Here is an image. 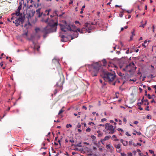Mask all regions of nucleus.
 Segmentation results:
<instances>
[{
	"instance_id": "obj_22",
	"label": "nucleus",
	"mask_w": 156,
	"mask_h": 156,
	"mask_svg": "<svg viewBox=\"0 0 156 156\" xmlns=\"http://www.w3.org/2000/svg\"><path fill=\"white\" fill-rule=\"evenodd\" d=\"M80 144H81V143H80L78 144L74 145V146L75 147H82V146Z\"/></svg>"
},
{
	"instance_id": "obj_18",
	"label": "nucleus",
	"mask_w": 156,
	"mask_h": 156,
	"mask_svg": "<svg viewBox=\"0 0 156 156\" xmlns=\"http://www.w3.org/2000/svg\"><path fill=\"white\" fill-rule=\"evenodd\" d=\"M20 5L19 6L18 9H18V10H20V11L22 9V4L21 3H20Z\"/></svg>"
},
{
	"instance_id": "obj_5",
	"label": "nucleus",
	"mask_w": 156,
	"mask_h": 156,
	"mask_svg": "<svg viewBox=\"0 0 156 156\" xmlns=\"http://www.w3.org/2000/svg\"><path fill=\"white\" fill-rule=\"evenodd\" d=\"M61 30L62 31L66 32V29L68 30H69L70 32L73 31L74 33H73L74 35H75V37H77L78 36V33L77 30H73L71 29L70 26L69 25H66V26L63 25H60Z\"/></svg>"
},
{
	"instance_id": "obj_25",
	"label": "nucleus",
	"mask_w": 156,
	"mask_h": 156,
	"mask_svg": "<svg viewBox=\"0 0 156 156\" xmlns=\"http://www.w3.org/2000/svg\"><path fill=\"white\" fill-rule=\"evenodd\" d=\"M133 142L132 140L129 141V144L130 145H131L133 144Z\"/></svg>"
},
{
	"instance_id": "obj_51",
	"label": "nucleus",
	"mask_w": 156,
	"mask_h": 156,
	"mask_svg": "<svg viewBox=\"0 0 156 156\" xmlns=\"http://www.w3.org/2000/svg\"><path fill=\"white\" fill-rule=\"evenodd\" d=\"M137 151L139 153H139H141V151H140V149H137Z\"/></svg>"
},
{
	"instance_id": "obj_62",
	"label": "nucleus",
	"mask_w": 156,
	"mask_h": 156,
	"mask_svg": "<svg viewBox=\"0 0 156 156\" xmlns=\"http://www.w3.org/2000/svg\"><path fill=\"white\" fill-rule=\"evenodd\" d=\"M3 65V64L2 63V62L1 63H0V66H1V67H2Z\"/></svg>"
},
{
	"instance_id": "obj_46",
	"label": "nucleus",
	"mask_w": 156,
	"mask_h": 156,
	"mask_svg": "<svg viewBox=\"0 0 156 156\" xmlns=\"http://www.w3.org/2000/svg\"><path fill=\"white\" fill-rule=\"evenodd\" d=\"M85 8V5H84L83 6L82 8L81 9V10H84V9Z\"/></svg>"
},
{
	"instance_id": "obj_57",
	"label": "nucleus",
	"mask_w": 156,
	"mask_h": 156,
	"mask_svg": "<svg viewBox=\"0 0 156 156\" xmlns=\"http://www.w3.org/2000/svg\"><path fill=\"white\" fill-rule=\"evenodd\" d=\"M83 108L84 109H85V110H87V108L85 106H83Z\"/></svg>"
},
{
	"instance_id": "obj_49",
	"label": "nucleus",
	"mask_w": 156,
	"mask_h": 156,
	"mask_svg": "<svg viewBox=\"0 0 156 156\" xmlns=\"http://www.w3.org/2000/svg\"><path fill=\"white\" fill-rule=\"evenodd\" d=\"M152 87L155 90H156V85L152 86Z\"/></svg>"
},
{
	"instance_id": "obj_16",
	"label": "nucleus",
	"mask_w": 156,
	"mask_h": 156,
	"mask_svg": "<svg viewBox=\"0 0 156 156\" xmlns=\"http://www.w3.org/2000/svg\"><path fill=\"white\" fill-rule=\"evenodd\" d=\"M40 47L38 46H36L34 45V50L36 49L38 51L39 50Z\"/></svg>"
},
{
	"instance_id": "obj_8",
	"label": "nucleus",
	"mask_w": 156,
	"mask_h": 156,
	"mask_svg": "<svg viewBox=\"0 0 156 156\" xmlns=\"http://www.w3.org/2000/svg\"><path fill=\"white\" fill-rule=\"evenodd\" d=\"M35 11L34 10H31L28 13V20H30L31 17H33L35 13Z\"/></svg>"
},
{
	"instance_id": "obj_17",
	"label": "nucleus",
	"mask_w": 156,
	"mask_h": 156,
	"mask_svg": "<svg viewBox=\"0 0 156 156\" xmlns=\"http://www.w3.org/2000/svg\"><path fill=\"white\" fill-rule=\"evenodd\" d=\"M84 29H85V28H82L81 30H80L79 28H78L77 29V30L79 32L81 33H83L84 32H83V30H84Z\"/></svg>"
},
{
	"instance_id": "obj_32",
	"label": "nucleus",
	"mask_w": 156,
	"mask_h": 156,
	"mask_svg": "<svg viewBox=\"0 0 156 156\" xmlns=\"http://www.w3.org/2000/svg\"><path fill=\"white\" fill-rule=\"evenodd\" d=\"M72 125L70 124H67L66 126V127L67 128H68L69 127H72Z\"/></svg>"
},
{
	"instance_id": "obj_15",
	"label": "nucleus",
	"mask_w": 156,
	"mask_h": 156,
	"mask_svg": "<svg viewBox=\"0 0 156 156\" xmlns=\"http://www.w3.org/2000/svg\"><path fill=\"white\" fill-rule=\"evenodd\" d=\"M61 41L62 42H66L67 40V38L64 35H62L61 36Z\"/></svg>"
},
{
	"instance_id": "obj_27",
	"label": "nucleus",
	"mask_w": 156,
	"mask_h": 156,
	"mask_svg": "<svg viewBox=\"0 0 156 156\" xmlns=\"http://www.w3.org/2000/svg\"><path fill=\"white\" fill-rule=\"evenodd\" d=\"M146 22H146H146H145V24H141V25L140 26V27H144L145 25H146Z\"/></svg>"
},
{
	"instance_id": "obj_12",
	"label": "nucleus",
	"mask_w": 156,
	"mask_h": 156,
	"mask_svg": "<svg viewBox=\"0 0 156 156\" xmlns=\"http://www.w3.org/2000/svg\"><path fill=\"white\" fill-rule=\"evenodd\" d=\"M111 138V136H105V138L103 139H102L101 141L102 144H103V142H104L106 140H108L109 139Z\"/></svg>"
},
{
	"instance_id": "obj_45",
	"label": "nucleus",
	"mask_w": 156,
	"mask_h": 156,
	"mask_svg": "<svg viewBox=\"0 0 156 156\" xmlns=\"http://www.w3.org/2000/svg\"><path fill=\"white\" fill-rule=\"evenodd\" d=\"M49 18H47L46 20L44 21L45 23H47L48 21Z\"/></svg>"
},
{
	"instance_id": "obj_23",
	"label": "nucleus",
	"mask_w": 156,
	"mask_h": 156,
	"mask_svg": "<svg viewBox=\"0 0 156 156\" xmlns=\"http://www.w3.org/2000/svg\"><path fill=\"white\" fill-rule=\"evenodd\" d=\"M64 110H63L62 109H61L59 111L58 113V115H60V114H61V113H62L63 112H64Z\"/></svg>"
},
{
	"instance_id": "obj_43",
	"label": "nucleus",
	"mask_w": 156,
	"mask_h": 156,
	"mask_svg": "<svg viewBox=\"0 0 156 156\" xmlns=\"http://www.w3.org/2000/svg\"><path fill=\"white\" fill-rule=\"evenodd\" d=\"M126 135H127V136H131V135H130V134H129V133H128V132H126Z\"/></svg>"
},
{
	"instance_id": "obj_54",
	"label": "nucleus",
	"mask_w": 156,
	"mask_h": 156,
	"mask_svg": "<svg viewBox=\"0 0 156 156\" xmlns=\"http://www.w3.org/2000/svg\"><path fill=\"white\" fill-rule=\"evenodd\" d=\"M153 102L155 103V101L154 99H153V100L151 101V103H152Z\"/></svg>"
},
{
	"instance_id": "obj_1",
	"label": "nucleus",
	"mask_w": 156,
	"mask_h": 156,
	"mask_svg": "<svg viewBox=\"0 0 156 156\" xmlns=\"http://www.w3.org/2000/svg\"><path fill=\"white\" fill-rule=\"evenodd\" d=\"M57 25V22H54L53 20H51L48 23V25L43 30H41L39 28H36L35 29V31L36 33H38L39 32H43L44 33L43 37L45 38L48 34L56 31Z\"/></svg>"
},
{
	"instance_id": "obj_50",
	"label": "nucleus",
	"mask_w": 156,
	"mask_h": 156,
	"mask_svg": "<svg viewBox=\"0 0 156 156\" xmlns=\"http://www.w3.org/2000/svg\"><path fill=\"white\" fill-rule=\"evenodd\" d=\"M126 12L128 13H130L131 12H132V11L131 10H127L126 11Z\"/></svg>"
},
{
	"instance_id": "obj_19",
	"label": "nucleus",
	"mask_w": 156,
	"mask_h": 156,
	"mask_svg": "<svg viewBox=\"0 0 156 156\" xmlns=\"http://www.w3.org/2000/svg\"><path fill=\"white\" fill-rule=\"evenodd\" d=\"M112 138H115L114 140L115 141H118L119 140V139H117L116 138V136L115 135H113L112 136Z\"/></svg>"
},
{
	"instance_id": "obj_28",
	"label": "nucleus",
	"mask_w": 156,
	"mask_h": 156,
	"mask_svg": "<svg viewBox=\"0 0 156 156\" xmlns=\"http://www.w3.org/2000/svg\"><path fill=\"white\" fill-rule=\"evenodd\" d=\"M147 96V97H148V98L149 99H151L153 98L151 97V95L149 94H148Z\"/></svg>"
},
{
	"instance_id": "obj_13",
	"label": "nucleus",
	"mask_w": 156,
	"mask_h": 156,
	"mask_svg": "<svg viewBox=\"0 0 156 156\" xmlns=\"http://www.w3.org/2000/svg\"><path fill=\"white\" fill-rule=\"evenodd\" d=\"M144 97H143L142 99L141 100V103H144V101H146L147 103H144V105H148L149 104V102L148 101V100L147 99H144Z\"/></svg>"
},
{
	"instance_id": "obj_6",
	"label": "nucleus",
	"mask_w": 156,
	"mask_h": 156,
	"mask_svg": "<svg viewBox=\"0 0 156 156\" xmlns=\"http://www.w3.org/2000/svg\"><path fill=\"white\" fill-rule=\"evenodd\" d=\"M105 132L106 134H113L114 133L115 129L112 125L108 123L105 124Z\"/></svg>"
},
{
	"instance_id": "obj_24",
	"label": "nucleus",
	"mask_w": 156,
	"mask_h": 156,
	"mask_svg": "<svg viewBox=\"0 0 156 156\" xmlns=\"http://www.w3.org/2000/svg\"><path fill=\"white\" fill-rule=\"evenodd\" d=\"M103 63V65L104 66H105V65L106 64V61L105 59H103L102 60Z\"/></svg>"
},
{
	"instance_id": "obj_37",
	"label": "nucleus",
	"mask_w": 156,
	"mask_h": 156,
	"mask_svg": "<svg viewBox=\"0 0 156 156\" xmlns=\"http://www.w3.org/2000/svg\"><path fill=\"white\" fill-rule=\"evenodd\" d=\"M117 130L118 131H121V132H123V130L121 128H118L117 129Z\"/></svg>"
},
{
	"instance_id": "obj_20",
	"label": "nucleus",
	"mask_w": 156,
	"mask_h": 156,
	"mask_svg": "<svg viewBox=\"0 0 156 156\" xmlns=\"http://www.w3.org/2000/svg\"><path fill=\"white\" fill-rule=\"evenodd\" d=\"M121 145L120 144H118L115 146V147L117 149H119L121 148Z\"/></svg>"
},
{
	"instance_id": "obj_48",
	"label": "nucleus",
	"mask_w": 156,
	"mask_h": 156,
	"mask_svg": "<svg viewBox=\"0 0 156 156\" xmlns=\"http://www.w3.org/2000/svg\"><path fill=\"white\" fill-rule=\"evenodd\" d=\"M138 123L137 121H135L133 123L135 124H137Z\"/></svg>"
},
{
	"instance_id": "obj_11",
	"label": "nucleus",
	"mask_w": 156,
	"mask_h": 156,
	"mask_svg": "<svg viewBox=\"0 0 156 156\" xmlns=\"http://www.w3.org/2000/svg\"><path fill=\"white\" fill-rule=\"evenodd\" d=\"M64 83V80H63L62 81L60 80L57 82L56 85L60 87H62V86L63 84Z\"/></svg>"
},
{
	"instance_id": "obj_55",
	"label": "nucleus",
	"mask_w": 156,
	"mask_h": 156,
	"mask_svg": "<svg viewBox=\"0 0 156 156\" xmlns=\"http://www.w3.org/2000/svg\"><path fill=\"white\" fill-rule=\"evenodd\" d=\"M126 53L127 54H128L129 53V49H128L126 51Z\"/></svg>"
},
{
	"instance_id": "obj_29",
	"label": "nucleus",
	"mask_w": 156,
	"mask_h": 156,
	"mask_svg": "<svg viewBox=\"0 0 156 156\" xmlns=\"http://www.w3.org/2000/svg\"><path fill=\"white\" fill-rule=\"evenodd\" d=\"M147 105L146 106V108H145V110H146L147 111H149V106L148 105Z\"/></svg>"
},
{
	"instance_id": "obj_31",
	"label": "nucleus",
	"mask_w": 156,
	"mask_h": 156,
	"mask_svg": "<svg viewBox=\"0 0 156 156\" xmlns=\"http://www.w3.org/2000/svg\"><path fill=\"white\" fill-rule=\"evenodd\" d=\"M91 137L93 140H95L96 139V137L94 135H91Z\"/></svg>"
},
{
	"instance_id": "obj_4",
	"label": "nucleus",
	"mask_w": 156,
	"mask_h": 156,
	"mask_svg": "<svg viewBox=\"0 0 156 156\" xmlns=\"http://www.w3.org/2000/svg\"><path fill=\"white\" fill-rule=\"evenodd\" d=\"M115 77V74L114 71L111 73L106 72H105L104 74L103 78L104 80L109 83L114 80Z\"/></svg>"
},
{
	"instance_id": "obj_2",
	"label": "nucleus",
	"mask_w": 156,
	"mask_h": 156,
	"mask_svg": "<svg viewBox=\"0 0 156 156\" xmlns=\"http://www.w3.org/2000/svg\"><path fill=\"white\" fill-rule=\"evenodd\" d=\"M102 65L101 62H99L93 63L91 64H87L89 69V71L92 76H97V74L101 67Z\"/></svg>"
},
{
	"instance_id": "obj_52",
	"label": "nucleus",
	"mask_w": 156,
	"mask_h": 156,
	"mask_svg": "<svg viewBox=\"0 0 156 156\" xmlns=\"http://www.w3.org/2000/svg\"><path fill=\"white\" fill-rule=\"evenodd\" d=\"M134 30H133V31L132 32V35H133V36L135 35V34L134 33Z\"/></svg>"
},
{
	"instance_id": "obj_39",
	"label": "nucleus",
	"mask_w": 156,
	"mask_h": 156,
	"mask_svg": "<svg viewBox=\"0 0 156 156\" xmlns=\"http://www.w3.org/2000/svg\"><path fill=\"white\" fill-rule=\"evenodd\" d=\"M58 92V90L57 89H55L54 91V94H55Z\"/></svg>"
},
{
	"instance_id": "obj_61",
	"label": "nucleus",
	"mask_w": 156,
	"mask_h": 156,
	"mask_svg": "<svg viewBox=\"0 0 156 156\" xmlns=\"http://www.w3.org/2000/svg\"><path fill=\"white\" fill-rule=\"evenodd\" d=\"M142 103H141V102H140V103H139V102L137 104H138V106H140V105H141V104H142Z\"/></svg>"
},
{
	"instance_id": "obj_63",
	"label": "nucleus",
	"mask_w": 156,
	"mask_h": 156,
	"mask_svg": "<svg viewBox=\"0 0 156 156\" xmlns=\"http://www.w3.org/2000/svg\"><path fill=\"white\" fill-rule=\"evenodd\" d=\"M136 144H137V145H139V146H141V144H140V143H137Z\"/></svg>"
},
{
	"instance_id": "obj_60",
	"label": "nucleus",
	"mask_w": 156,
	"mask_h": 156,
	"mask_svg": "<svg viewBox=\"0 0 156 156\" xmlns=\"http://www.w3.org/2000/svg\"><path fill=\"white\" fill-rule=\"evenodd\" d=\"M122 74H122V73H119V76H122Z\"/></svg>"
},
{
	"instance_id": "obj_35",
	"label": "nucleus",
	"mask_w": 156,
	"mask_h": 156,
	"mask_svg": "<svg viewBox=\"0 0 156 156\" xmlns=\"http://www.w3.org/2000/svg\"><path fill=\"white\" fill-rule=\"evenodd\" d=\"M15 15H14V16H13L11 18V20H13V19H15V18H17L16 17H15Z\"/></svg>"
},
{
	"instance_id": "obj_14",
	"label": "nucleus",
	"mask_w": 156,
	"mask_h": 156,
	"mask_svg": "<svg viewBox=\"0 0 156 156\" xmlns=\"http://www.w3.org/2000/svg\"><path fill=\"white\" fill-rule=\"evenodd\" d=\"M134 65H135L134 63L133 62H132L130 63V64H129L128 65H127L126 66V68L125 69H123V70H127V68H128V67H131L132 66H134Z\"/></svg>"
},
{
	"instance_id": "obj_10",
	"label": "nucleus",
	"mask_w": 156,
	"mask_h": 156,
	"mask_svg": "<svg viewBox=\"0 0 156 156\" xmlns=\"http://www.w3.org/2000/svg\"><path fill=\"white\" fill-rule=\"evenodd\" d=\"M41 9L39 8L37 10H36L37 13L38 15L37 16L38 17H40L42 15H43V16L45 15V14H43L42 12L41 13V12H40Z\"/></svg>"
},
{
	"instance_id": "obj_3",
	"label": "nucleus",
	"mask_w": 156,
	"mask_h": 156,
	"mask_svg": "<svg viewBox=\"0 0 156 156\" xmlns=\"http://www.w3.org/2000/svg\"><path fill=\"white\" fill-rule=\"evenodd\" d=\"M12 15H15V16L18 17V18H16L15 20L16 22L15 25L17 27L19 25L20 22L23 23L24 22L25 18V16L22 15V13H20V11L18 10L17 9L15 11V12L12 13Z\"/></svg>"
},
{
	"instance_id": "obj_7",
	"label": "nucleus",
	"mask_w": 156,
	"mask_h": 156,
	"mask_svg": "<svg viewBox=\"0 0 156 156\" xmlns=\"http://www.w3.org/2000/svg\"><path fill=\"white\" fill-rule=\"evenodd\" d=\"M85 26L86 27V30L87 31L90 33L92 28V26L91 25L90 23H86L85 24Z\"/></svg>"
},
{
	"instance_id": "obj_47",
	"label": "nucleus",
	"mask_w": 156,
	"mask_h": 156,
	"mask_svg": "<svg viewBox=\"0 0 156 156\" xmlns=\"http://www.w3.org/2000/svg\"><path fill=\"white\" fill-rule=\"evenodd\" d=\"M27 34H28V33L27 32H26L24 34H23V35H25L26 36V37L27 36Z\"/></svg>"
},
{
	"instance_id": "obj_59",
	"label": "nucleus",
	"mask_w": 156,
	"mask_h": 156,
	"mask_svg": "<svg viewBox=\"0 0 156 156\" xmlns=\"http://www.w3.org/2000/svg\"><path fill=\"white\" fill-rule=\"evenodd\" d=\"M132 145H133V146H135V147L137 146V144H136L134 143H133V144H132Z\"/></svg>"
},
{
	"instance_id": "obj_40",
	"label": "nucleus",
	"mask_w": 156,
	"mask_h": 156,
	"mask_svg": "<svg viewBox=\"0 0 156 156\" xmlns=\"http://www.w3.org/2000/svg\"><path fill=\"white\" fill-rule=\"evenodd\" d=\"M77 128H80V127H81V125L80 124V123H78V124L77 125Z\"/></svg>"
},
{
	"instance_id": "obj_44",
	"label": "nucleus",
	"mask_w": 156,
	"mask_h": 156,
	"mask_svg": "<svg viewBox=\"0 0 156 156\" xmlns=\"http://www.w3.org/2000/svg\"><path fill=\"white\" fill-rule=\"evenodd\" d=\"M106 119L105 118L102 119H101V121L102 122H104V121H106Z\"/></svg>"
},
{
	"instance_id": "obj_36",
	"label": "nucleus",
	"mask_w": 156,
	"mask_h": 156,
	"mask_svg": "<svg viewBox=\"0 0 156 156\" xmlns=\"http://www.w3.org/2000/svg\"><path fill=\"white\" fill-rule=\"evenodd\" d=\"M123 15V14L122 12H120L119 14V16L121 17H122Z\"/></svg>"
},
{
	"instance_id": "obj_9",
	"label": "nucleus",
	"mask_w": 156,
	"mask_h": 156,
	"mask_svg": "<svg viewBox=\"0 0 156 156\" xmlns=\"http://www.w3.org/2000/svg\"><path fill=\"white\" fill-rule=\"evenodd\" d=\"M106 148L107 149H109V151L112 152L114 149L113 147L112 146L111 143L106 145Z\"/></svg>"
},
{
	"instance_id": "obj_42",
	"label": "nucleus",
	"mask_w": 156,
	"mask_h": 156,
	"mask_svg": "<svg viewBox=\"0 0 156 156\" xmlns=\"http://www.w3.org/2000/svg\"><path fill=\"white\" fill-rule=\"evenodd\" d=\"M149 151L151 154H153L154 153V151L152 150H149Z\"/></svg>"
},
{
	"instance_id": "obj_53",
	"label": "nucleus",
	"mask_w": 156,
	"mask_h": 156,
	"mask_svg": "<svg viewBox=\"0 0 156 156\" xmlns=\"http://www.w3.org/2000/svg\"><path fill=\"white\" fill-rule=\"evenodd\" d=\"M151 77L152 78H154L155 76H154L152 74H151Z\"/></svg>"
},
{
	"instance_id": "obj_56",
	"label": "nucleus",
	"mask_w": 156,
	"mask_h": 156,
	"mask_svg": "<svg viewBox=\"0 0 156 156\" xmlns=\"http://www.w3.org/2000/svg\"><path fill=\"white\" fill-rule=\"evenodd\" d=\"M119 125H121V122H122V121L121 120H119Z\"/></svg>"
},
{
	"instance_id": "obj_38",
	"label": "nucleus",
	"mask_w": 156,
	"mask_h": 156,
	"mask_svg": "<svg viewBox=\"0 0 156 156\" xmlns=\"http://www.w3.org/2000/svg\"><path fill=\"white\" fill-rule=\"evenodd\" d=\"M123 122L125 123H126V121H127V120L125 118H123Z\"/></svg>"
},
{
	"instance_id": "obj_64",
	"label": "nucleus",
	"mask_w": 156,
	"mask_h": 156,
	"mask_svg": "<svg viewBox=\"0 0 156 156\" xmlns=\"http://www.w3.org/2000/svg\"><path fill=\"white\" fill-rule=\"evenodd\" d=\"M75 23H79V21H75Z\"/></svg>"
},
{
	"instance_id": "obj_21",
	"label": "nucleus",
	"mask_w": 156,
	"mask_h": 156,
	"mask_svg": "<svg viewBox=\"0 0 156 156\" xmlns=\"http://www.w3.org/2000/svg\"><path fill=\"white\" fill-rule=\"evenodd\" d=\"M128 144V142L127 141H126L124 142H123V143H122V144L124 146H126Z\"/></svg>"
},
{
	"instance_id": "obj_34",
	"label": "nucleus",
	"mask_w": 156,
	"mask_h": 156,
	"mask_svg": "<svg viewBox=\"0 0 156 156\" xmlns=\"http://www.w3.org/2000/svg\"><path fill=\"white\" fill-rule=\"evenodd\" d=\"M121 155L122 156H126V154L124 153H121Z\"/></svg>"
},
{
	"instance_id": "obj_26",
	"label": "nucleus",
	"mask_w": 156,
	"mask_h": 156,
	"mask_svg": "<svg viewBox=\"0 0 156 156\" xmlns=\"http://www.w3.org/2000/svg\"><path fill=\"white\" fill-rule=\"evenodd\" d=\"M91 130V129L88 127L86 129V131L87 132H90V131Z\"/></svg>"
},
{
	"instance_id": "obj_33",
	"label": "nucleus",
	"mask_w": 156,
	"mask_h": 156,
	"mask_svg": "<svg viewBox=\"0 0 156 156\" xmlns=\"http://www.w3.org/2000/svg\"><path fill=\"white\" fill-rule=\"evenodd\" d=\"M128 156H132V154L131 152H129L127 154Z\"/></svg>"
},
{
	"instance_id": "obj_58",
	"label": "nucleus",
	"mask_w": 156,
	"mask_h": 156,
	"mask_svg": "<svg viewBox=\"0 0 156 156\" xmlns=\"http://www.w3.org/2000/svg\"><path fill=\"white\" fill-rule=\"evenodd\" d=\"M139 109L140 110H143V109L142 108H141L140 106L139 108Z\"/></svg>"
},
{
	"instance_id": "obj_41",
	"label": "nucleus",
	"mask_w": 156,
	"mask_h": 156,
	"mask_svg": "<svg viewBox=\"0 0 156 156\" xmlns=\"http://www.w3.org/2000/svg\"><path fill=\"white\" fill-rule=\"evenodd\" d=\"M69 141L72 143H74V140H73V139H72L70 140H69Z\"/></svg>"
},
{
	"instance_id": "obj_30",
	"label": "nucleus",
	"mask_w": 156,
	"mask_h": 156,
	"mask_svg": "<svg viewBox=\"0 0 156 156\" xmlns=\"http://www.w3.org/2000/svg\"><path fill=\"white\" fill-rule=\"evenodd\" d=\"M134 131L138 135H141V133L140 132H138L136 131V130H135Z\"/></svg>"
}]
</instances>
